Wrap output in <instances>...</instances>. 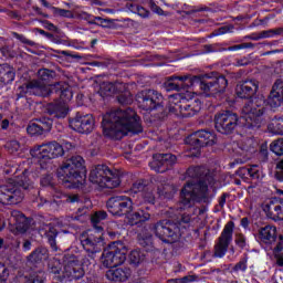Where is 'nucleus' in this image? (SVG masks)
Listing matches in <instances>:
<instances>
[{
    "label": "nucleus",
    "mask_w": 283,
    "mask_h": 283,
    "mask_svg": "<svg viewBox=\"0 0 283 283\" xmlns=\"http://www.w3.org/2000/svg\"><path fill=\"white\" fill-rule=\"evenodd\" d=\"M176 156L171 154H157L154 156V160L150 163V168L154 171L163 172L165 169H161L160 167H171L172 165H176Z\"/></svg>",
    "instance_id": "nucleus-18"
},
{
    "label": "nucleus",
    "mask_w": 283,
    "mask_h": 283,
    "mask_svg": "<svg viewBox=\"0 0 283 283\" xmlns=\"http://www.w3.org/2000/svg\"><path fill=\"white\" fill-rule=\"evenodd\" d=\"M103 134L108 138H123L127 134H140L143 125L136 112L132 108L107 113L102 122Z\"/></svg>",
    "instance_id": "nucleus-3"
},
{
    "label": "nucleus",
    "mask_w": 283,
    "mask_h": 283,
    "mask_svg": "<svg viewBox=\"0 0 283 283\" xmlns=\"http://www.w3.org/2000/svg\"><path fill=\"white\" fill-rule=\"evenodd\" d=\"M169 283H178V280H171Z\"/></svg>",
    "instance_id": "nucleus-64"
},
{
    "label": "nucleus",
    "mask_w": 283,
    "mask_h": 283,
    "mask_svg": "<svg viewBox=\"0 0 283 283\" xmlns=\"http://www.w3.org/2000/svg\"><path fill=\"white\" fill-rule=\"evenodd\" d=\"M185 81H187L186 76L171 77L170 80L165 82V87L168 92L171 90H179Z\"/></svg>",
    "instance_id": "nucleus-30"
},
{
    "label": "nucleus",
    "mask_w": 283,
    "mask_h": 283,
    "mask_svg": "<svg viewBox=\"0 0 283 283\" xmlns=\"http://www.w3.org/2000/svg\"><path fill=\"white\" fill-rule=\"evenodd\" d=\"M193 276H186V277H184V282H193Z\"/></svg>",
    "instance_id": "nucleus-61"
},
{
    "label": "nucleus",
    "mask_w": 283,
    "mask_h": 283,
    "mask_svg": "<svg viewBox=\"0 0 283 283\" xmlns=\"http://www.w3.org/2000/svg\"><path fill=\"white\" fill-rule=\"evenodd\" d=\"M129 275H132V271L123 268H112L106 272V277L111 282H127Z\"/></svg>",
    "instance_id": "nucleus-24"
},
{
    "label": "nucleus",
    "mask_w": 283,
    "mask_h": 283,
    "mask_svg": "<svg viewBox=\"0 0 283 283\" xmlns=\"http://www.w3.org/2000/svg\"><path fill=\"white\" fill-rule=\"evenodd\" d=\"M30 154L32 158H36L40 163V166L43 167L50 160H54V158H59L65 154L63 146L56 142H50L46 144L34 146Z\"/></svg>",
    "instance_id": "nucleus-9"
},
{
    "label": "nucleus",
    "mask_w": 283,
    "mask_h": 283,
    "mask_svg": "<svg viewBox=\"0 0 283 283\" xmlns=\"http://www.w3.org/2000/svg\"><path fill=\"white\" fill-rule=\"evenodd\" d=\"M269 129L274 134H283V118H274L269 125Z\"/></svg>",
    "instance_id": "nucleus-34"
},
{
    "label": "nucleus",
    "mask_w": 283,
    "mask_h": 283,
    "mask_svg": "<svg viewBox=\"0 0 283 283\" xmlns=\"http://www.w3.org/2000/svg\"><path fill=\"white\" fill-rule=\"evenodd\" d=\"M0 126L1 129H7L8 127H10V120H8V118L0 120Z\"/></svg>",
    "instance_id": "nucleus-50"
},
{
    "label": "nucleus",
    "mask_w": 283,
    "mask_h": 283,
    "mask_svg": "<svg viewBox=\"0 0 283 283\" xmlns=\"http://www.w3.org/2000/svg\"><path fill=\"white\" fill-rule=\"evenodd\" d=\"M8 268H6V265L0 263V281L1 282H6V280H8Z\"/></svg>",
    "instance_id": "nucleus-43"
},
{
    "label": "nucleus",
    "mask_w": 283,
    "mask_h": 283,
    "mask_svg": "<svg viewBox=\"0 0 283 283\" xmlns=\"http://www.w3.org/2000/svg\"><path fill=\"white\" fill-rule=\"evenodd\" d=\"M84 242L85 244H94V242H97V241H92V239H86Z\"/></svg>",
    "instance_id": "nucleus-62"
},
{
    "label": "nucleus",
    "mask_w": 283,
    "mask_h": 283,
    "mask_svg": "<svg viewBox=\"0 0 283 283\" xmlns=\"http://www.w3.org/2000/svg\"><path fill=\"white\" fill-rule=\"evenodd\" d=\"M153 12H156V14H159V15H163L164 12H163V9H160L158 6H156L155 3H151L150 6Z\"/></svg>",
    "instance_id": "nucleus-49"
},
{
    "label": "nucleus",
    "mask_w": 283,
    "mask_h": 283,
    "mask_svg": "<svg viewBox=\"0 0 283 283\" xmlns=\"http://www.w3.org/2000/svg\"><path fill=\"white\" fill-rule=\"evenodd\" d=\"M188 143L193 149L191 156H200V147L216 144V134L207 130H198L188 137Z\"/></svg>",
    "instance_id": "nucleus-11"
},
{
    "label": "nucleus",
    "mask_w": 283,
    "mask_h": 283,
    "mask_svg": "<svg viewBox=\"0 0 283 283\" xmlns=\"http://www.w3.org/2000/svg\"><path fill=\"white\" fill-rule=\"evenodd\" d=\"M143 189V186L140 184H135L133 186V191L136 193L137 191H140Z\"/></svg>",
    "instance_id": "nucleus-55"
},
{
    "label": "nucleus",
    "mask_w": 283,
    "mask_h": 283,
    "mask_svg": "<svg viewBox=\"0 0 283 283\" xmlns=\"http://www.w3.org/2000/svg\"><path fill=\"white\" fill-rule=\"evenodd\" d=\"M133 202L128 197H113L107 201V209L113 216H129Z\"/></svg>",
    "instance_id": "nucleus-13"
},
{
    "label": "nucleus",
    "mask_w": 283,
    "mask_h": 283,
    "mask_svg": "<svg viewBox=\"0 0 283 283\" xmlns=\"http://www.w3.org/2000/svg\"><path fill=\"white\" fill-rule=\"evenodd\" d=\"M41 185H42V187H49V185H52V177L46 176V177L42 178Z\"/></svg>",
    "instance_id": "nucleus-46"
},
{
    "label": "nucleus",
    "mask_w": 283,
    "mask_h": 283,
    "mask_svg": "<svg viewBox=\"0 0 283 283\" xmlns=\"http://www.w3.org/2000/svg\"><path fill=\"white\" fill-rule=\"evenodd\" d=\"M177 231L178 229L176 226L167 220H164L155 226L156 235L169 244L176 242L180 238V234H178Z\"/></svg>",
    "instance_id": "nucleus-14"
},
{
    "label": "nucleus",
    "mask_w": 283,
    "mask_h": 283,
    "mask_svg": "<svg viewBox=\"0 0 283 283\" xmlns=\"http://www.w3.org/2000/svg\"><path fill=\"white\" fill-rule=\"evenodd\" d=\"M14 169L13 178L9 179L7 185L0 186L1 205H19V202L23 201L25 196L23 190H21V187L24 190L34 188V184L32 182L34 175H30L25 164H22Z\"/></svg>",
    "instance_id": "nucleus-4"
},
{
    "label": "nucleus",
    "mask_w": 283,
    "mask_h": 283,
    "mask_svg": "<svg viewBox=\"0 0 283 283\" xmlns=\"http://www.w3.org/2000/svg\"><path fill=\"white\" fill-rule=\"evenodd\" d=\"M270 149L276 156H282L283 155V139H277V140L273 142L270 146Z\"/></svg>",
    "instance_id": "nucleus-35"
},
{
    "label": "nucleus",
    "mask_w": 283,
    "mask_h": 283,
    "mask_svg": "<svg viewBox=\"0 0 283 283\" xmlns=\"http://www.w3.org/2000/svg\"><path fill=\"white\" fill-rule=\"evenodd\" d=\"M95 23H97V25H102V28H105V23H107V20H104L102 18H96Z\"/></svg>",
    "instance_id": "nucleus-51"
},
{
    "label": "nucleus",
    "mask_w": 283,
    "mask_h": 283,
    "mask_svg": "<svg viewBox=\"0 0 283 283\" xmlns=\"http://www.w3.org/2000/svg\"><path fill=\"white\" fill-rule=\"evenodd\" d=\"M253 139H247L245 142H242L239 145L237 154H239V156H249V153L253 151Z\"/></svg>",
    "instance_id": "nucleus-32"
},
{
    "label": "nucleus",
    "mask_w": 283,
    "mask_h": 283,
    "mask_svg": "<svg viewBox=\"0 0 283 283\" xmlns=\"http://www.w3.org/2000/svg\"><path fill=\"white\" fill-rule=\"evenodd\" d=\"M259 238L261 242H264V244H271L275 242V239L277 238V228L274 226H266L261 228L259 231Z\"/></svg>",
    "instance_id": "nucleus-26"
},
{
    "label": "nucleus",
    "mask_w": 283,
    "mask_h": 283,
    "mask_svg": "<svg viewBox=\"0 0 283 283\" xmlns=\"http://www.w3.org/2000/svg\"><path fill=\"white\" fill-rule=\"evenodd\" d=\"M28 260L29 262H32V263L43 262V260H48V249L45 248L36 249L29 255Z\"/></svg>",
    "instance_id": "nucleus-29"
},
{
    "label": "nucleus",
    "mask_w": 283,
    "mask_h": 283,
    "mask_svg": "<svg viewBox=\"0 0 283 283\" xmlns=\"http://www.w3.org/2000/svg\"><path fill=\"white\" fill-rule=\"evenodd\" d=\"M235 271H247V261H241L235 265Z\"/></svg>",
    "instance_id": "nucleus-48"
},
{
    "label": "nucleus",
    "mask_w": 283,
    "mask_h": 283,
    "mask_svg": "<svg viewBox=\"0 0 283 283\" xmlns=\"http://www.w3.org/2000/svg\"><path fill=\"white\" fill-rule=\"evenodd\" d=\"M260 84L258 81L250 80L237 85L235 92L239 98H251L258 92Z\"/></svg>",
    "instance_id": "nucleus-19"
},
{
    "label": "nucleus",
    "mask_w": 283,
    "mask_h": 283,
    "mask_svg": "<svg viewBox=\"0 0 283 283\" xmlns=\"http://www.w3.org/2000/svg\"><path fill=\"white\" fill-rule=\"evenodd\" d=\"M31 248H32V243L30 241H25L23 243V251H30Z\"/></svg>",
    "instance_id": "nucleus-53"
},
{
    "label": "nucleus",
    "mask_w": 283,
    "mask_h": 283,
    "mask_svg": "<svg viewBox=\"0 0 283 283\" xmlns=\"http://www.w3.org/2000/svg\"><path fill=\"white\" fill-rule=\"evenodd\" d=\"M207 196V186L200 184H188L181 190V201L180 205L184 209H189L191 202L198 200V198H205Z\"/></svg>",
    "instance_id": "nucleus-10"
},
{
    "label": "nucleus",
    "mask_w": 283,
    "mask_h": 283,
    "mask_svg": "<svg viewBox=\"0 0 283 283\" xmlns=\"http://www.w3.org/2000/svg\"><path fill=\"white\" fill-rule=\"evenodd\" d=\"M235 243L240 249H244L247 247V238H244L242 234H238L235 238Z\"/></svg>",
    "instance_id": "nucleus-44"
},
{
    "label": "nucleus",
    "mask_w": 283,
    "mask_h": 283,
    "mask_svg": "<svg viewBox=\"0 0 283 283\" xmlns=\"http://www.w3.org/2000/svg\"><path fill=\"white\" fill-rule=\"evenodd\" d=\"M90 182L97 185L101 189H116L120 185L118 175L113 174L105 165H97L91 169Z\"/></svg>",
    "instance_id": "nucleus-7"
},
{
    "label": "nucleus",
    "mask_w": 283,
    "mask_h": 283,
    "mask_svg": "<svg viewBox=\"0 0 283 283\" xmlns=\"http://www.w3.org/2000/svg\"><path fill=\"white\" fill-rule=\"evenodd\" d=\"M50 129H52L51 119H48V120L38 119L28 126L27 132L30 136H41L45 134V132H50Z\"/></svg>",
    "instance_id": "nucleus-23"
},
{
    "label": "nucleus",
    "mask_w": 283,
    "mask_h": 283,
    "mask_svg": "<svg viewBox=\"0 0 283 283\" xmlns=\"http://www.w3.org/2000/svg\"><path fill=\"white\" fill-rule=\"evenodd\" d=\"M129 260H130L132 264H140L143 262L144 258L140 254V251L135 250V251L130 252Z\"/></svg>",
    "instance_id": "nucleus-37"
},
{
    "label": "nucleus",
    "mask_w": 283,
    "mask_h": 283,
    "mask_svg": "<svg viewBox=\"0 0 283 283\" xmlns=\"http://www.w3.org/2000/svg\"><path fill=\"white\" fill-rule=\"evenodd\" d=\"M29 283H43V273H39L36 276H33Z\"/></svg>",
    "instance_id": "nucleus-47"
},
{
    "label": "nucleus",
    "mask_w": 283,
    "mask_h": 283,
    "mask_svg": "<svg viewBox=\"0 0 283 283\" xmlns=\"http://www.w3.org/2000/svg\"><path fill=\"white\" fill-rule=\"evenodd\" d=\"M104 85L105 87H107L109 94H116V92H120V90H125V84L123 83H117V84L106 83Z\"/></svg>",
    "instance_id": "nucleus-36"
},
{
    "label": "nucleus",
    "mask_w": 283,
    "mask_h": 283,
    "mask_svg": "<svg viewBox=\"0 0 283 283\" xmlns=\"http://www.w3.org/2000/svg\"><path fill=\"white\" fill-rule=\"evenodd\" d=\"M127 260V247L120 241L113 242L104 250L101 262L105 269H114L119 266Z\"/></svg>",
    "instance_id": "nucleus-8"
},
{
    "label": "nucleus",
    "mask_w": 283,
    "mask_h": 283,
    "mask_svg": "<svg viewBox=\"0 0 283 283\" xmlns=\"http://www.w3.org/2000/svg\"><path fill=\"white\" fill-rule=\"evenodd\" d=\"M14 69L8 64L0 65V83L8 85L14 81Z\"/></svg>",
    "instance_id": "nucleus-27"
},
{
    "label": "nucleus",
    "mask_w": 283,
    "mask_h": 283,
    "mask_svg": "<svg viewBox=\"0 0 283 283\" xmlns=\"http://www.w3.org/2000/svg\"><path fill=\"white\" fill-rule=\"evenodd\" d=\"M181 222H185V224H188V222H191V217H189V216H184V217L181 218Z\"/></svg>",
    "instance_id": "nucleus-57"
},
{
    "label": "nucleus",
    "mask_w": 283,
    "mask_h": 283,
    "mask_svg": "<svg viewBox=\"0 0 283 283\" xmlns=\"http://www.w3.org/2000/svg\"><path fill=\"white\" fill-rule=\"evenodd\" d=\"M19 39L22 43H27L28 45H34V42L25 39V36L20 35Z\"/></svg>",
    "instance_id": "nucleus-52"
},
{
    "label": "nucleus",
    "mask_w": 283,
    "mask_h": 283,
    "mask_svg": "<svg viewBox=\"0 0 283 283\" xmlns=\"http://www.w3.org/2000/svg\"><path fill=\"white\" fill-rule=\"evenodd\" d=\"M283 103V82L282 80H277L273 85L272 92L268 98V105L270 107H280Z\"/></svg>",
    "instance_id": "nucleus-22"
},
{
    "label": "nucleus",
    "mask_w": 283,
    "mask_h": 283,
    "mask_svg": "<svg viewBox=\"0 0 283 283\" xmlns=\"http://www.w3.org/2000/svg\"><path fill=\"white\" fill-rule=\"evenodd\" d=\"M51 273H54L55 275H61V268L54 266L51 268Z\"/></svg>",
    "instance_id": "nucleus-54"
},
{
    "label": "nucleus",
    "mask_w": 283,
    "mask_h": 283,
    "mask_svg": "<svg viewBox=\"0 0 283 283\" xmlns=\"http://www.w3.org/2000/svg\"><path fill=\"white\" fill-rule=\"evenodd\" d=\"M78 200V196H72L67 198L69 202H76Z\"/></svg>",
    "instance_id": "nucleus-58"
},
{
    "label": "nucleus",
    "mask_w": 283,
    "mask_h": 283,
    "mask_svg": "<svg viewBox=\"0 0 283 283\" xmlns=\"http://www.w3.org/2000/svg\"><path fill=\"white\" fill-rule=\"evenodd\" d=\"M25 216L21 213L19 210H13L11 212V218H10V224H13V227L21 229V224H25Z\"/></svg>",
    "instance_id": "nucleus-31"
},
{
    "label": "nucleus",
    "mask_w": 283,
    "mask_h": 283,
    "mask_svg": "<svg viewBox=\"0 0 283 283\" xmlns=\"http://www.w3.org/2000/svg\"><path fill=\"white\" fill-rule=\"evenodd\" d=\"M85 169V160L81 156H73L67 159L57 170V178L67 187L78 189L85 185L87 178Z\"/></svg>",
    "instance_id": "nucleus-5"
},
{
    "label": "nucleus",
    "mask_w": 283,
    "mask_h": 283,
    "mask_svg": "<svg viewBox=\"0 0 283 283\" xmlns=\"http://www.w3.org/2000/svg\"><path fill=\"white\" fill-rule=\"evenodd\" d=\"M139 198H140L142 202H144L146 205H154V202H156V197L154 196V190H151L150 188H145L139 193Z\"/></svg>",
    "instance_id": "nucleus-33"
},
{
    "label": "nucleus",
    "mask_w": 283,
    "mask_h": 283,
    "mask_svg": "<svg viewBox=\"0 0 283 283\" xmlns=\"http://www.w3.org/2000/svg\"><path fill=\"white\" fill-rule=\"evenodd\" d=\"M6 148L10 154H14L18 149H21V145L17 140H11L7 143Z\"/></svg>",
    "instance_id": "nucleus-40"
},
{
    "label": "nucleus",
    "mask_w": 283,
    "mask_h": 283,
    "mask_svg": "<svg viewBox=\"0 0 283 283\" xmlns=\"http://www.w3.org/2000/svg\"><path fill=\"white\" fill-rule=\"evenodd\" d=\"M135 13L138 14V17H142L143 19H146V17H149V11H147V9L143 7H136Z\"/></svg>",
    "instance_id": "nucleus-45"
},
{
    "label": "nucleus",
    "mask_w": 283,
    "mask_h": 283,
    "mask_svg": "<svg viewBox=\"0 0 283 283\" xmlns=\"http://www.w3.org/2000/svg\"><path fill=\"white\" fill-rule=\"evenodd\" d=\"M274 255H275L276 263L279 264V266H283V248L277 245L274 250Z\"/></svg>",
    "instance_id": "nucleus-41"
},
{
    "label": "nucleus",
    "mask_w": 283,
    "mask_h": 283,
    "mask_svg": "<svg viewBox=\"0 0 283 283\" xmlns=\"http://www.w3.org/2000/svg\"><path fill=\"white\" fill-rule=\"evenodd\" d=\"M84 271L81 264L71 261L64 266L63 277H72V280H81L83 277Z\"/></svg>",
    "instance_id": "nucleus-25"
},
{
    "label": "nucleus",
    "mask_w": 283,
    "mask_h": 283,
    "mask_svg": "<svg viewBox=\"0 0 283 283\" xmlns=\"http://www.w3.org/2000/svg\"><path fill=\"white\" fill-rule=\"evenodd\" d=\"M107 218V212L105 211H99L95 212L94 216L91 218L93 224H98V222L105 220Z\"/></svg>",
    "instance_id": "nucleus-39"
},
{
    "label": "nucleus",
    "mask_w": 283,
    "mask_h": 283,
    "mask_svg": "<svg viewBox=\"0 0 283 283\" xmlns=\"http://www.w3.org/2000/svg\"><path fill=\"white\" fill-rule=\"evenodd\" d=\"M151 218V214L149 212L139 209L135 213L128 216V220L130 224H138L139 222H147Z\"/></svg>",
    "instance_id": "nucleus-28"
},
{
    "label": "nucleus",
    "mask_w": 283,
    "mask_h": 283,
    "mask_svg": "<svg viewBox=\"0 0 283 283\" xmlns=\"http://www.w3.org/2000/svg\"><path fill=\"white\" fill-rule=\"evenodd\" d=\"M241 226H242L244 229H247V227H249V219L243 218V219L241 220Z\"/></svg>",
    "instance_id": "nucleus-56"
},
{
    "label": "nucleus",
    "mask_w": 283,
    "mask_h": 283,
    "mask_svg": "<svg viewBox=\"0 0 283 283\" xmlns=\"http://www.w3.org/2000/svg\"><path fill=\"white\" fill-rule=\"evenodd\" d=\"M227 85H228L227 77L221 75L217 78L201 82L200 88L203 91L206 96H216V94H220V92H224L227 90Z\"/></svg>",
    "instance_id": "nucleus-16"
},
{
    "label": "nucleus",
    "mask_w": 283,
    "mask_h": 283,
    "mask_svg": "<svg viewBox=\"0 0 283 283\" xmlns=\"http://www.w3.org/2000/svg\"><path fill=\"white\" fill-rule=\"evenodd\" d=\"M138 103H143L145 109H156L157 105H160L163 95L156 91H143L137 95Z\"/></svg>",
    "instance_id": "nucleus-17"
},
{
    "label": "nucleus",
    "mask_w": 283,
    "mask_h": 283,
    "mask_svg": "<svg viewBox=\"0 0 283 283\" xmlns=\"http://www.w3.org/2000/svg\"><path fill=\"white\" fill-rule=\"evenodd\" d=\"M264 96L258 95L249 101L243 109L242 116L238 119V115L229 111L218 113L214 117V127L220 134H231L238 125L244 127H260V116L264 114Z\"/></svg>",
    "instance_id": "nucleus-1"
},
{
    "label": "nucleus",
    "mask_w": 283,
    "mask_h": 283,
    "mask_svg": "<svg viewBox=\"0 0 283 283\" xmlns=\"http://www.w3.org/2000/svg\"><path fill=\"white\" fill-rule=\"evenodd\" d=\"M70 127L78 134H90L94 129V116L91 114L83 115L78 113L70 120Z\"/></svg>",
    "instance_id": "nucleus-15"
},
{
    "label": "nucleus",
    "mask_w": 283,
    "mask_h": 283,
    "mask_svg": "<svg viewBox=\"0 0 283 283\" xmlns=\"http://www.w3.org/2000/svg\"><path fill=\"white\" fill-rule=\"evenodd\" d=\"M40 81H32L21 90H27L29 94L35 96H50L52 92L60 94V103L55 106L54 114L56 118H65L67 116V103L74 98L72 86L65 83L48 85L45 81L50 80V70L42 69L39 71Z\"/></svg>",
    "instance_id": "nucleus-2"
},
{
    "label": "nucleus",
    "mask_w": 283,
    "mask_h": 283,
    "mask_svg": "<svg viewBox=\"0 0 283 283\" xmlns=\"http://www.w3.org/2000/svg\"><path fill=\"white\" fill-rule=\"evenodd\" d=\"M64 147H65V149H72V144L71 143H65Z\"/></svg>",
    "instance_id": "nucleus-63"
},
{
    "label": "nucleus",
    "mask_w": 283,
    "mask_h": 283,
    "mask_svg": "<svg viewBox=\"0 0 283 283\" xmlns=\"http://www.w3.org/2000/svg\"><path fill=\"white\" fill-rule=\"evenodd\" d=\"M275 178L280 182H283V160L279 161L276 165Z\"/></svg>",
    "instance_id": "nucleus-42"
},
{
    "label": "nucleus",
    "mask_w": 283,
    "mask_h": 283,
    "mask_svg": "<svg viewBox=\"0 0 283 283\" xmlns=\"http://www.w3.org/2000/svg\"><path fill=\"white\" fill-rule=\"evenodd\" d=\"M56 234L57 232L54 229H50L46 232V238H49V242L52 247V249L56 250Z\"/></svg>",
    "instance_id": "nucleus-38"
},
{
    "label": "nucleus",
    "mask_w": 283,
    "mask_h": 283,
    "mask_svg": "<svg viewBox=\"0 0 283 283\" xmlns=\"http://www.w3.org/2000/svg\"><path fill=\"white\" fill-rule=\"evenodd\" d=\"M118 101L119 103H123V104L129 103V98L119 97Z\"/></svg>",
    "instance_id": "nucleus-60"
},
{
    "label": "nucleus",
    "mask_w": 283,
    "mask_h": 283,
    "mask_svg": "<svg viewBox=\"0 0 283 283\" xmlns=\"http://www.w3.org/2000/svg\"><path fill=\"white\" fill-rule=\"evenodd\" d=\"M227 203V198L226 197H221L219 205L220 207H224V205Z\"/></svg>",
    "instance_id": "nucleus-59"
},
{
    "label": "nucleus",
    "mask_w": 283,
    "mask_h": 283,
    "mask_svg": "<svg viewBox=\"0 0 283 283\" xmlns=\"http://www.w3.org/2000/svg\"><path fill=\"white\" fill-rule=\"evenodd\" d=\"M263 211L271 220H283V201H270L264 203Z\"/></svg>",
    "instance_id": "nucleus-20"
},
{
    "label": "nucleus",
    "mask_w": 283,
    "mask_h": 283,
    "mask_svg": "<svg viewBox=\"0 0 283 283\" xmlns=\"http://www.w3.org/2000/svg\"><path fill=\"white\" fill-rule=\"evenodd\" d=\"M168 109L176 116L188 118L189 116H196L200 109H202V103L200 99H193V93L187 91L186 93H177L168 97Z\"/></svg>",
    "instance_id": "nucleus-6"
},
{
    "label": "nucleus",
    "mask_w": 283,
    "mask_h": 283,
    "mask_svg": "<svg viewBox=\"0 0 283 283\" xmlns=\"http://www.w3.org/2000/svg\"><path fill=\"white\" fill-rule=\"evenodd\" d=\"M239 175L243 178L244 182H251V180H262L264 178V172L262 167L258 165L250 166L248 168H241Z\"/></svg>",
    "instance_id": "nucleus-21"
},
{
    "label": "nucleus",
    "mask_w": 283,
    "mask_h": 283,
    "mask_svg": "<svg viewBox=\"0 0 283 283\" xmlns=\"http://www.w3.org/2000/svg\"><path fill=\"white\" fill-rule=\"evenodd\" d=\"M235 224L233 221L228 222L219 237L217 244L214 245V256L224 258L227 251L229 250V244L233 241V229Z\"/></svg>",
    "instance_id": "nucleus-12"
}]
</instances>
